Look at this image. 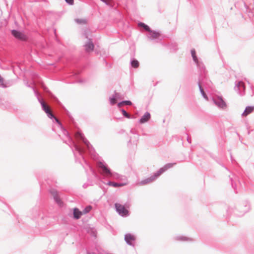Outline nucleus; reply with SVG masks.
Returning <instances> with one entry per match:
<instances>
[{"label":"nucleus","instance_id":"nucleus-27","mask_svg":"<svg viewBox=\"0 0 254 254\" xmlns=\"http://www.w3.org/2000/svg\"><path fill=\"white\" fill-rule=\"evenodd\" d=\"M92 206L91 205H88L86 206L84 209H83L82 212L83 214H86L90 211V210L92 209Z\"/></svg>","mask_w":254,"mask_h":254},{"label":"nucleus","instance_id":"nucleus-12","mask_svg":"<svg viewBox=\"0 0 254 254\" xmlns=\"http://www.w3.org/2000/svg\"><path fill=\"white\" fill-rule=\"evenodd\" d=\"M51 193L53 196V198L55 201L60 206H62L63 205V202L60 198L58 192L56 190H52L51 191Z\"/></svg>","mask_w":254,"mask_h":254},{"label":"nucleus","instance_id":"nucleus-13","mask_svg":"<svg viewBox=\"0 0 254 254\" xmlns=\"http://www.w3.org/2000/svg\"><path fill=\"white\" fill-rule=\"evenodd\" d=\"M150 114L149 112H146L139 119V123L140 124H144L147 122L150 119Z\"/></svg>","mask_w":254,"mask_h":254},{"label":"nucleus","instance_id":"nucleus-32","mask_svg":"<svg viewBox=\"0 0 254 254\" xmlns=\"http://www.w3.org/2000/svg\"><path fill=\"white\" fill-rule=\"evenodd\" d=\"M235 89L236 91H238V81L237 80H236L235 82Z\"/></svg>","mask_w":254,"mask_h":254},{"label":"nucleus","instance_id":"nucleus-17","mask_svg":"<svg viewBox=\"0 0 254 254\" xmlns=\"http://www.w3.org/2000/svg\"><path fill=\"white\" fill-rule=\"evenodd\" d=\"M119 96V94L115 91V94L109 98L111 105H114L116 103V98Z\"/></svg>","mask_w":254,"mask_h":254},{"label":"nucleus","instance_id":"nucleus-3","mask_svg":"<svg viewBox=\"0 0 254 254\" xmlns=\"http://www.w3.org/2000/svg\"><path fill=\"white\" fill-rule=\"evenodd\" d=\"M199 76L197 85H202V87L204 86L205 88H210L212 85V82L207 77V71L206 69V67H203V69L200 68L198 69Z\"/></svg>","mask_w":254,"mask_h":254},{"label":"nucleus","instance_id":"nucleus-2","mask_svg":"<svg viewBox=\"0 0 254 254\" xmlns=\"http://www.w3.org/2000/svg\"><path fill=\"white\" fill-rule=\"evenodd\" d=\"M96 165L103 178L122 180V176L112 171L104 161H99L97 162Z\"/></svg>","mask_w":254,"mask_h":254},{"label":"nucleus","instance_id":"nucleus-35","mask_svg":"<svg viewBox=\"0 0 254 254\" xmlns=\"http://www.w3.org/2000/svg\"><path fill=\"white\" fill-rule=\"evenodd\" d=\"M176 45H175V44H174V45H173V47H172V48H173L174 50H176Z\"/></svg>","mask_w":254,"mask_h":254},{"label":"nucleus","instance_id":"nucleus-8","mask_svg":"<svg viewBox=\"0 0 254 254\" xmlns=\"http://www.w3.org/2000/svg\"><path fill=\"white\" fill-rule=\"evenodd\" d=\"M176 163H168L165 165L163 167L160 168L158 171L153 174V176L156 179L159 177L162 173L167 171L168 169L172 168Z\"/></svg>","mask_w":254,"mask_h":254},{"label":"nucleus","instance_id":"nucleus-37","mask_svg":"<svg viewBox=\"0 0 254 254\" xmlns=\"http://www.w3.org/2000/svg\"><path fill=\"white\" fill-rule=\"evenodd\" d=\"M87 187L86 185L85 184L83 185V187L84 188H86Z\"/></svg>","mask_w":254,"mask_h":254},{"label":"nucleus","instance_id":"nucleus-30","mask_svg":"<svg viewBox=\"0 0 254 254\" xmlns=\"http://www.w3.org/2000/svg\"><path fill=\"white\" fill-rule=\"evenodd\" d=\"M65 1L69 5H73L74 3V0H65Z\"/></svg>","mask_w":254,"mask_h":254},{"label":"nucleus","instance_id":"nucleus-15","mask_svg":"<svg viewBox=\"0 0 254 254\" xmlns=\"http://www.w3.org/2000/svg\"><path fill=\"white\" fill-rule=\"evenodd\" d=\"M82 215V212L78 208L75 207L73 209V217L74 219H79Z\"/></svg>","mask_w":254,"mask_h":254},{"label":"nucleus","instance_id":"nucleus-25","mask_svg":"<svg viewBox=\"0 0 254 254\" xmlns=\"http://www.w3.org/2000/svg\"><path fill=\"white\" fill-rule=\"evenodd\" d=\"M75 22L79 24H86L87 23V20L84 18H77L75 19Z\"/></svg>","mask_w":254,"mask_h":254},{"label":"nucleus","instance_id":"nucleus-31","mask_svg":"<svg viewBox=\"0 0 254 254\" xmlns=\"http://www.w3.org/2000/svg\"><path fill=\"white\" fill-rule=\"evenodd\" d=\"M126 185V183H117V187H123L124 186H125Z\"/></svg>","mask_w":254,"mask_h":254},{"label":"nucleus","instance_id":"nucleus-21","mask_svg":"<svg viewBox=\"0 0 254 254\" xmlns=\"http://www.w3.org/2000/svg\"><path fill=\"white\" fill-rule=\"evenodd\" d=\"M132 102L129 100H124L119 102L118 104V107L120 108L123 105H131Z\"/></svg>","mask_w":254,"mask_h":254},{"label":"nucleus","instance_id":"nucleus-7","mask_svg":"<svg viewBox=\"0 0 254 254\" xmlns=\"http://www.w3.org/2000/svg\"><path fill=\"white\" fill-rule=\"evenodd\" d=\"M191 57L192 58L193 61L195 63L196 65V66L198 69L201 68L203 69V67H205L204 64L203 63L202 61L200 59H198L196 55V52L194 49H192L190 51Z\"/></svg>","mask_w":254,"mask_h":254},{"label":"nucleus","instance_id":"nucleus-11","mask_svg":"<svg viewBox=\"0 0 254 254\" xmlns=\"http://www.w3.org/2000/svg\"><path fill=\"white\" fill-rule=\"evenodd\" d=\"M32 88L34 92L35 95L37 97V99L42 106V110L44 111L45 112H49L50 110L49 107L46 105L44 101L39 98V93L33 87Z\"/></svg>","mask_w":254,"mask_h":254},{"label":"nucleus","instance_id":"nucleus-29","mask_svg":"<svg viewBox=\"0 0 254 254\" xmlns=\"http://www.w3.org/2000/svg\"><path fill=\"white\" fill-rule=\"evenodd\" d=\"M106 185L110 186H112V187H114L115 188L117 187V183L112 182V181H109L108 182H107L106 184Z\"/></svg>","mask_w":254,"mask_h":254},{"label":"nucleus","instance_id":"nucleus-18","mask_svg":"<svg viewBox=\"0 0 254 254\" xmlns=\"http://www.w3.org/2000/svg\"><path fill=\"white\" fill-rule=\"evenodd\" d=\"M176 240L180 241H191L192 239L183 236H178L176 237Z\"/></svg>","mask_w":254,"mask_h":254},{"label":"nucleus","instance_id":"nucleus-4","mask_svg":"<svg viewBox=\"0 0 254 254\" xmlns=\"http://www.w3.org/2000/svg\"><path fill=\"white\" fill-rule=\"evenodd\" d=\"M148 32L146 36L152 43L156 44L161 42L162 39L160 38V33L159 31L151 29Z\"/></svg>","mask_w":254,"mask_h":254},{"label":"nucleus","instance_id":"nucleus-33","mask_svg":"<svg viewBox=\"0 0 254 254\" xmlns=\"http://www.w3.org/2000/svg\"><path fill=\"white\" fill-rule=\"evenodd\" d=\"M239 88L241 87H243L244 89L245 88V86L243 82H239Z\"/></svg>","mask_w":254,"mask_h":254},{"label":"nucleus","instance_id":"nucleus-23","mask_svg":"<svg viewBox=\"0 0 254 254\" xmlns=\"http://www.w3.org/2000/svg\"><path fill=\"white\" fill-rule=\"evenodd\" d=\"M130 64L132 67L134 68H137L139 66V64L137 60L132 59L130 61Z\"/></svg>","mask_w":254,"mask_h":254},{"label":"nucleus","instance_id":"nucleus-19","mask_svg":"<svg viewBox=\"0 0 254 254\" xmlns=\"http://www.w3.org/2000/svg\"><path fill=\"white\" fill-rule=\"evenodd\" d=\"M198 88H199V91L202 95V96L207 101L208 100V96H207V95L206 94V93H205L204 91V89L203 88V87H202V85H199V84H198Z\"/></svg>","mask_w":254,"mask_h":254},{"label":"nucleus","instance_id":"nucleus-20","mask_svg":"<svg viewBox=\"0 0 254 254\" xmlns=\"http://www.w3.org/2000/svg\"><path fill=\"white\" fill-rule=\"evenodd\" d=\"M254 110V107H248L246 108L245 111L243 113L242 116L244 117H246L249 114L252 113Z\"/></svg>","mask_w":254,"mask_h":254},{"label":"nucleus","instance_id":"nucleus-24","mask_svg":"<svg viewBox=\"0 0 254 254\" xmlns=\"http://www.w3.org/2000/svg\"><path fill=\"white\" fill-rule=\"evenodd\" d=\"M0 107L2 108H7L10 107V103L7 101L1 102V99L0 98Z\"/></svg>","mask_w":254,"mask_h":254},{"label":"nucleus","instance_id":"nucleus-26","mask_svg":"<svg viewBox=\"0 0 254 254\" xmlns=\"http://www.w3.org/2000/svg\"><path fill=\"white\" fill-rule=\"evenodd\" d=\"M120 111L122 112L124 117L127 119H130L131 116L124 109H120Z\"/></svg>","mask_w":254,"mask_h":254},{"label":"nucleus","instance_id":"nucleus-34","mask_svg":"<svg viewBox=\"0 0 254 254\" xmlns=\"http://www.w3.org/2000/svg\"><path fill=\"white\" fill-rule=\"evenodd\" d=\"M187 141H188V142L189 143H190V142H190V139L189 138V136H188V137H187Z\"/></svg>","mask_w":254,"mask_h":254},{"label":"nucleus","instance_id":"nucleus-1","mask_svg":"<svg viewBox=\"0 0 254 254\" xmlns=\"http://www.w3.org/2000/svg\"><path fill=\"white\" fill-rule=\"evenodd\" d=\"M47 116L55 122L52 129L53 131L59 132V136L63 140L64 142L69 145L74 154L75 161L81 164V160L89 167L93 174H95V171L93 168L87 162L84 154L87 153L93 159L97 158L95 150L93 148L88 140L84 137L83 134L79 129L74 131V136L76 141H74L68 131L63 126L61 122L56 118L49 110V112H45Z\"/></svg>","mask_w":254,"mask_h":254},{"label":"nucleus","instance_id":"nucleus-28","mask_svg":"<svg viewBox=\"0 0 254 254\" xmlns=\"http://www.w3.org/2000/svg\"><path fill=\"white\" fill-rule=\"evenodd\" d=\"M230 181L231 183L232 187L235 190L236 193H237V191L236 190V183L234 181L232 178H230Z\"/></svg>","mask_w":254,"mask_h":254},{"label":"nucleus","instance_id":"nucleus-22","mask_svg":"<svg viewBox=\"0 0 254 254\" xmlns=\"http://www.w3.org/2000/svg\"><path fill=\"white\" fill-rule=\"evenodd\" d=\"M138 25L139 27L143 28L144 30H145L146 31L149 32L151 30L149 26H148L147 25L143 22H139Z\"/></svg>","mask_w":254,"mask_h":254},{"label":"nucleus","instance_id":"nucleus-14","mask_svg":"<svg viewBox=\"0 0 254 254\" xmlns=\"http://www.w3.org/2000/svg\"><path fill=\"white\" fill-rule=\"evenodd\" d=\"M86 52H89L94 49V45L90 39H89L87 43L84 45Z\"/></svg>","mask_w":254,"mask_h":254},{"label":"nucleus","instance_id":"nucleus-40","mask_svg":"<svg viewBox=\"0 0 254 254\" xmlns=\"http://www.w3.org/2000/svg\"><path fill=\"white\" fill-rule=\"evenodd\" d=\"M231 160H232V161H233V159H232V156H231Z\"/></svg>","mask_w":254,"mask_h":254},{"label":"nucleus","instance_id":"nucleus-10","mask_svg":"<svg viewBox=\"0 0 254 254\" xmlns=\"http://www.w3.org/2000/svg\"><path fill=\"white\" fill-rule=\"evenodd\" d=\"M125 241L128 245L134 247L133 242L135 241V237L129 233L126 234L125 235Z\"/></svg>","mask_w":254,"mask_h":254},{"label":"nucleus","instance_id":"nucleus-39","mask_svg":"<svg viewBox=\"0 0 254 254\" xmlns=\"http://www.w3.org/2000/svg\"><path fill=\"white\" fill-rule=\"evenodd\" d=\"M27 86L29 87H31V86L29 85H27Z\"/></svg>","mask_w":254,"mask_h":254},{"label":"nucleus","instance_id":"nucleus-5","mask_svg":"<svg viewBox=\"0 0 254 254\" xmlns=\"http://www.w3.org/2000/svg\"><path fill=\"white\" fill-rule=\"evenodd\" d=\"M213 103L220 109L225 110L227 104L222 96L216 95L212 98Z\"/></svg>","mask_w":254,"mask_h":254},{"label":"nucleus","instance_id":"nucleus-9","mask_svg":"<svg viewBox=\"0 0 254 254\" xmlns=\"http://www.w3.org/2000/svg\"><path fill=\"white\" fill-rule=\"evenodd\" d=\"M11 33L12 35L17 39L21 41H26L27 39L26 36L17 30H12Z\"/></svg>","mask_w":254,"mask_h":254},{"label":"nucleus","instance_id":"nucleus-38","mask_svg":"<svg viewBox=\"0 0 254 254\" xmlns=\"http://www.w3.org/2000/svg\"><path fill=\"white\" fill-rule=\"evenodd\" d=\"M72 121V123H73V125H74V126H75V125H74V124H75V123H74V121H73V120H72V121Z\"/></svg>","mask_w":254,"mask_h":254},{"label":"nucleus","instance_id":"nucleus-36","mask_svg":"<svg viewBox=\"0 0 254 254\" xmlns=\"http://www.w3.org/2000/svg\"><path fill=\"white\" fill-rule=\"evenodd\" d=\"M130 132H131V133H134V130H133V129H131V130H130Z\"/></svg>","mask_w":254,"mask_h":254},{"label":"nucleus","instance_id":"nucleus-6","mask_svg":"<svg viewBox=\"0 0 254 254\" xmlns=\"http://www.w3.org/2000/svg\"><path fill=\"white\" fill-rule=\"evenodd\" d=\"M115 206L116 211L121 216L126 217L129 215V211L125 208V206L116 203Z\"/></svg>","mask_w":254,"mask_h":254},{"label":"nucleus","instance_id":"nucleus-16","mask_svg":"<svg viewBox=\"0 0 254 254\" xmlns=\"http://www.w3.org/2000/svg\"><path fill=\"white\" fill-rule=\"evenodd\" d=\"M156 179L155 178V177L153 176V175H151L150 177L146 178L143 180H142L140 182V184L141 185H145L147 184L150 183L154 181H155Z\"/></svg>","mask_w":254,"mask_h":254}]
</instances>
